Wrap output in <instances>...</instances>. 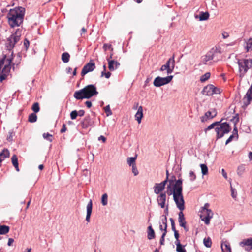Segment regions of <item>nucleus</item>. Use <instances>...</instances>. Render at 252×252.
<instances>
[{
    "label": "nucleus",
    "mask_w": 252,
    "mask_h": 252,
    "mask_svg": "<svg viewBox=\"0 0 252 252\" xmlns=\"http://www.w3.org/2000/svg\"><path fill=\"white\" fill-rule=\"evenodd\" d=\"M175 180V176H173L172 179L169 181V184L167 187L165 192L169 196L173 194V199L176 204L177 207L181 211L185 209V202L182 194V179H179L173 183Z\"/></svg>",
    "instance_id": "f257e3e1"
},
{
    "label": "nucleus",
    "mask_w": 252,
    "mask_h": 252,
    "mask_svg": "<svg viewBox=\"0 0 252 252\" xmlns=\"http://www.w3.org/2000/svg\"><path fill=\"white\" fill-rule=\"evenodd\" d=\"M25 9L17 7L9 10L7 14L8 23L12 28L19 26L23 22Z\"/></svg>",
    "instance_id": "f03ea898"
},
{
    "label": "nucleus",
    "mask_w": 252,
    "mask_h": 252,
    "mask_svg": "<svg viewBox=\"0 0 252 252\" xmlns=\"http://www.w3.org/2000/svg\"><path fill=\"white\" fill-rule=\"evenodd\" d=\"M98 94L96 90V87L94 85H88L83 89L75 91L74 93V97L78 100L84 98L89 99L94 95Z\"/></svg>",
    "instance_id": "7ed1b4c3"
},
{
    "label": "nucleus",
    "mask_w": 252,
    "mask_h": 252,
    "mask_svg": "<svg viewBox=\"0 0 252 252\" xmlns=\"http://www.w3.org/2000/svg\"><path fill=\"white\" fill-rule=\"evenodd\" d=\"M238 65V75L242 78L248 71L252 68V59H239L237 62Z\"/></svg>",
    "instance_id": "20e7f679"
},
{
    "label": "nucleus",
    "mask_w": 252,
    "mask_h": 252,
    "mask_svg": "<svg viewBox=\"0 0 252 252\" xmlns=\"http://www.w3.org/2000/svg\"><path fill=\"white\" fill-rule=\"evenodd\" d=\"M21 36V31L18 29L7 39L5 45L7 50L11 53V56H12L13 53L11 50L14 47L15 45L20 40Z\"/></svg>",
    "instance_id": "39448f33"
},
{
    "label": "nucleus",
    "mask_w": 252,
    "mask_h": 252,
    "mask_svg": "<svg viewBox=\"0 0 252 252\" xmlns=\"http://www.w3.org/2000/svg\"><path fill=\"white\" fill-rule=\"evenodd\" d=\"M223 119H221L215 128V131L217 133V139L222 138L224 134L229 133L231 130V128L229 124L226 122L221 123Z\"/></svg>",
    "instance_id": "423d86ee"
},
{
    "label": "nucleus",
    "mask_w": 252,
    "mask_h": 252,
    "mask_svg": "<svg viewBox=\"0 0 252 252\" xmlns=\"http://www.w3.org/2000/svg\"><path fill=\"white\" fill-rule=\"evenodd\" d=\"M12 58L7 57L6 55H4L3 58L0 60V73L6 74L8 75L11 69V63Z\"/></svg>",
    "instance_id": "0eeeda50"
},
{
    "label": "nucleus",
    "mask_w": 252,
    "mask_h": 252,
    "mask_svg": "<svg viewBox=\"0 0 252 252\" xmlns=\"http://www.w3.org/2000/svg\"><path fill=\"white\" fill-rule=\"evenodd\" d=\"M172 75L166 77H157L154 80L153 84L155 87H159L169 83L172 79Z\"/></svg>",
    "instance_id": "6e6552de"
},
{
    "label": "nucleus",
    "mask_w": 252,
    "mask_h": 252,
    "mask_svg": "<svg viewBox=\"0 0 252 252\" xmlns=\"http://www.w3.org/2000/svg\"><path fill=\"white\" fill-rule=\"evenodd\" d=\"M201 93L205 95L211 96L215 94H220V90L214 85L209 84L204 87Z\"/></svg>",
    "instance_id": "1a4fd4ad"
},
{
    "label": "nucleus",
    "mask_w": 252,
    "mask_h": 252,
    "mask_svg": "<svg viewBox=\"0 0 252 252\" xmlns=\"http://www.w3.org/2000/svg\"><path fill=\"white\" fill-rule=\"evenodd\" d=\"M200 218L204 223L208 225L210 224L211 219L213 218V213L211 210H206L205 211H201Z\"/></svg>",
    "instance_id": "9d476101"
},
{
    "label": "nucleus",
    "mask_w": 252,
    "mask_h": 252,
    "mask_svg": "<svg viewBox=\"0 0 252 252\" xmlns=\"http://www.w3.org/2000/svg\"><path fill=\"white\" fill-rule=\"evenodd\" d=\"M216 53H217L216 50L212 49L205 56L202 57L201 62L205 64H208L209 61L214 59Z\"/></svg>",
    "instance_id": "9b49d317"
},
{
    "label": "nucleus",
    "mask_w": 252,
    "mask_h": 252,
    "mask_svg": "<svg viewBox=\"0 0 252 252\" xmlns=\"http://www.w3.org/2000/svg\"><path fill=\"white\" fill-rule=\"evenodd\" d=\"M95 68L94 63L91 61L83 67L81 71V75L84 76L87 73L93 71Z\"/></svg>",
    "instance_id": "f8f14e48"
},
{
    "label": "nucleus",
    "mask_w": 252,
    "mask_h": 252,
    "mask_svg": "<svg viewBox=\"0 0 252 252\" xmlns=\"http://www.w3.org/2000/svg\"><path fill=\"white\" fill-rule=\"evenodd\" d=\"M239 245L244 248L246 251L252 250V238H248L243 240L239 243Z\"/></svg>",
    "instance_id": "ddd939ff"
},
{
    "label": "nucleus",
    "mask_w": 252,
    "mask_h": 252,
    "mask_svg": "<svg viewBox=\"0 0 252 252\" xmlns=\"http://www.w3.org/2000/svg\"><path fill=\"white\" fill-rule=\"evenodd\" d=\"M216 109H213L212 111H208L205 113V115L201 117V121L202 122L207 121V120L212 119L217 115Z\"/></svg>",
    "instance_id": "4468645a"
},
{
    "label": "nucleus",
    "mask_w": 252,
    "mask_h": 252,
    "mask_svg": "<svg viewBox=\"0 0 252 252\" xmlns=\"http://www.w3.org/2000/svg\"><path fill=\"white\" fill-rule=\"evenodd\" d=\"M157 202L158 205L160 206L161 208H164L165 207V202L166 201V192H161L157 197Z\"/></svg>",
    "instance_id": "2eb2a0df"
},
{
    "label": "nucleus",
    "mask_w": 252,
    "mask_h": 252,
    "mask_svg": "<svg viewBox=\"0 0 252 252\" xmlns=\"http://www.w3.org/2000/svg\"><path fill=\"white\" fill-rule=\"evenodd\" d=\"M165 65L168 67V74H171L175 67L174 55L170 58L166 63Z\"/></svg>",
    "instance_id": "dca6fc26"
},
{
    "label": "nucleus",
    "mask_w": 252,
    "mask_h": 252,
    "mask_svg": "<svg viewBox=\"0 0 252 252\" xmlns=\"http://www.w3.org/2000/svg\"><path fill=\"white\" fill-rule=\"evenodd\" d=\"M93 203L91 199L90 200L89 202L87 205V214L86 217V220L89 222L90 221V217L92 211Z\"/></svg>",
    "instance_id": "f3484780"
},
{
    "label": "nucleus",
    "mask_w": 252,
    "mask_h": 252,
    "mask_svg": "<svg viewBox=\"0 0 252 252\" xmlns=\"http://www.w3.org/2000/svg\"><path fill=\"white\" fill-rule=\"evenodd\" d=\"M167 217L166 216H162L161 219V222L160 223L159 229L161 231H163V233H167Z\"/></svg>",
    "instance_id": "a211bd4d"
},
{
    "label": "nucleus",
    "mask_w": 252,
    "mask_h": 252,
    "mask_svg": "<svg viewBox=\"0 0 252 252\" xmlns=\"http://www.w3.org/2000/svg\"><path fill=\"white\" fill-rule=\"evenodd\" d=\"M108 62V68L110 71H113L116 69L120 65V63L116 61L110 60L109 59H107Z\"/></svg>",
    "instance_id": "6ab92c4d"
},
{
    "label": "nucleus",
    "mask_w": 252,
    "mask_h": 252,
    "mask_svg": "<svg viewBox=\"0 0 252 252\" xmlns=\"http://www.w3.org/2000/svg\"><path fill=\"white\" fill-rule=\"evenodd\" d=\"M154 191L156 194L161 193L162 191L165 189L162 184L160 183H156L153 187Z\"/></svg>",
    "instance_id": "aec40b11"
},
{
    "label": "nucleus",
    "mask_w": 252,
    "mask_h": 252,
    "mask_svg": "<svg viewBox=\"0 0 252 252\" xmlns=\"http://www.w3.org/2000/svg\"><path fill=\"white\" fill-rule=\"evenodd\" d=\"M143 116V108L141 106H140L138 107L137 112H136L135 115V119L136 120H137L138 124L141 123V119Z\"/></svg>",
    "instance_id": "412c9836"
},
{
    "label": "nucleus",
    "mask_w": 252,
    "mask_h": 252,
    "mask_svg": "<svg viewBox=\"0 0 252 252\" xmlns=\"http://www.w3.org/2000/svg\"><path fill=\"white\" fill-rule=\"evenodd\" d=\"M178 221L179 223V225L181 227H184L185 224H186V222L185 220V218L184 217V215L183 213V211H181L178 214Z\"/></svg>",
    "instance_id": "4be33fe9"
},
{
    "label": "nucleus",
    "mask_w": 252,
    "mask_h": 252,
    "mask_svg": "<svg viewBox=\"0 0 252 252\" xmlns=\"http://www.w3.org/2000/svg\"><path fill=\"white\" fill-rule=\"evenodd\" d=\"M91 120L89 116H87L85 117L84 120L81 123L83 128H87L91 125Z\"/></svg>",
    "instance_id": "5701e85b"
},
{
    "label": "nucleus",
    "mask_w": 252,
    "mask_h": 252,
    "mask_svg": "<svg viewBox=\"0 0 252 252\" xmlns=\"http://www.w3.org/2000/svg\"><path fill=\"white\" fill-rule=\"evenodd\" d=\"M175 243L176 245V251L178 252H186L184 248L185 246H183L180 242L179 239H176Z\"/></svg>",
    "instance_id": "b1692460"
},
{
    "label": "nucleus",
    "mask_w": 252,
    "mask_h": 252,
    "mask_svg": "<svg viewBox=\"0 0 252 252\" xmlns=\"http://www.w3.org/2000/svg\"><path fill=\"white\" fill-rule=\"evenodd\" d=\"M11 162L13 164V165L15 168V169L17 171H19V164H18V158L16 155H13L11 157Z\"/></svg>",
    "instance_id": "393cba45"
},
{
    "label": "nucleus",
    "mask_w": 252,
    "mask_h": 252,
    "mask_svg": "<svg viewBox=\"0 0 252 252\" xmlns=\"http://www.w3.org/2000/svg\"><path fill=\"white\" fill-rule=\"evenodd\" d=\"M148 239L149 240L153 239L155 237V233L154 229L152 228V225H150L148 227Z\"/></svg>",
    "instance_id": "a878e982"
},
{
    "label": "nucleus",
    "mask_w": 252,
    "mask_h": 252,
    "mask_svg": "<svg viewBox=\"0 0 252 252\" xmlns=\"http://www.w3.org/2000/svg\"><path fill=\"white\" fill-rule=\"evenodd\" d=\"M231 120H233L235 123V127L234 128L232 134H234V135H235V137H236L237 138L238 137V130L235 125L239 121V117L238 116H233V119H231Z\"/></svg>",
    "instance_id": "bb28decb"
},
{
    "label": "nucleus",
    "mask_w": 252,
    "mask_h": 252,
    "mask_svg": "<svg viewBox=\"0 0 252 252\" xmlns=\"http://www.w3.org/2000/svg\"><path fill=\"white\" fill-rule=\"evenodd\" d=\"M221 249L223 252H231L230 246L226 242L221 244Z\"/></svg>",
    "instance_id": "cd10ccee"
},
{
    "label": "nucleus",
    "mask_w": 252,
    "mask_h": 252,
    "mask_svg": "<svg viewBox=\"0 0 252 252\" xmlns=\"http://www.w3.org/2000/svg\"><path fill=\"white\" fill-rule=\"evenodd\" d=\"M9 227L6 225H0V235H5L9 231Z\"/></svg>",
    "instance_id": "c85d7f7f"
},
{
    "label": "nucleus",
    "mask_w": 252,
    "mask_h": 252,
    "mask_svg": "<svg viewBox=\"0 0 252 252\" xmlns=\"http://www.w3.org/2000/svg\"><path fill=\"white\" fill-rule=\"evenodd\" d=\"M245 49L247 52L252 51V38H251L246 41Z\"/></svg>",
    "instance_id": "c756f323"
},
{
    "label": "nucleus",
    "mask_w": 252,
    "mask_h": 252,
    "mask_svg": "<svg viewBox=\"0 0 252 252\" xmlns=\"http://www.w3.org/2000/svg\"><path fill=\"white\" fill-rule=\"evenodd\" d=\"M70 55L67 52H64L62 55V60L63 63H67L69 62Z\"/></svg>",
    "instance_id": "7c9ffc66"
},
{
    "label": "nucleus",
    "mask_w": 252,
    "mask_h": 252,
    "mask_svg": "<svg viewBox=\"0 0 252 252\" xmlns=\"http://www.w3.org/2000/svg\"><path fill=\"white\" fill-rule=\"evenodd\" d=\"M101 203L104 206H106L108 204V195L106 193H104L101 199Z\"/></svg>",
    "instance_id": "2f4dec72"
},
{
    "label": "nucleus",
    "mask_w": 252,
    "mask_h": 252,
    "mask_svg": "<svg viewBox=\"0 0 252 252\" xmlns=\"http://www.w3.org/2000/svg\"><path fill=\"white\" fill-rule=\"evenodd\" d=\"M136 158H137V156H136L135 157H128L127 158V164L129 165V166H132L133 165L136 164L135 160L136 159Z\"/></svg>",
    "instance_id": "473e14b6"
},
{
    "label": "nucleus",
    "mask_w": 252,
    "mask_h": 252,
    "mask_svg": "<svg viewBox=\"0 0 252 252\" xmlns=\"http://www.w3.org/2000/svg\"><path fill=\"white\" fill-rule=\"evenodd\" d=\"M209 14L208 12H201L199 15V20L200 21L206 20L209 18Z\"/></svg>",
    "instance_id": "72a5a7b5"
},
{
    "label": "nucleus",
    "mask_w": 252,
    "mask_h": 252,
    "mask_svg": "<svg viewBox=\"0 0 252 252\" xmlns=\"http://www.w3.org/2000/svg\"><path fill=\"white\" fill-rule=\"evenodd\" d=\"M201 169V173L203 175H207L208 173V169L207 165L205 164L200 165Z\"/></svg>",
    "instance_id": "f704fd0d"
},
{
    "label": "nucleus",
    "mask_w": 252,
    "mask_h": 252,
    "mask_svg": "<svg viewBox=\"0 0 252 252\" xmlns=\"http://www.w3.org/2000/svg\"><path fill=\"white\" fill-rule=\"evenodd\" d=\"M28 121L31 123L35 122L37 121V115L34 113L31 114L29 116Z\"/></svg>",
    "instance_id": "c9c22d12"
},
{
    "label": "nucleus",
    "mask_w": 252,
    "mask_h": 252,
    "mask_svg": "<svg viewBox=\"0 0 252 252\" xmlns=\"http://www.w3.org/2000/svg\"><path fill=\"white\" fill-rule=\"evenodd\" d=\"M204 245L207 248H210L212 245V242L210 238H205L203 240Z\"/></svg>",
    "instance_id": "e433bc0d"
},
{
    "label": "nucleus",
    "mask_w": 252,
    "mask_h": 252,
    "mask_svg": "<svg viewBox=\"0 0 252 252\" xmlns=\"http://www.w3.org/2000/svg\"><path fill=\"white\" fill-rule=\"evenodd\" d=\"M220 122H215L210 125H209L206 129H205L204 131L205 132H207V131L210 130L214 128H216L218 124H219Z\"/></svg>",
    "instance_id": "4c0bfd02"
},
{
    "label": "nucleus",
    "mask_w": 252,
    "mask_h": 252,
    "mask_svg": "<svg viewBox=\"0 0 252 252\" xmlns=\"http://www.w3.org/2000/svg\"><path fill=\"white\" fill-rule=\"evenodd\" d=\"M210 73L209 72H207L200 77V80L201 82H204L210 78Z\"/></svg>",
    "instance_id": "58836bf2"
},
{
    "label": "nucleus",
    "mask_w": 252,
    "mask_h": 252,
    "mask_svg": "<svg viewBox=\"0 0 252 252\" xmlns=\"http://www.w3.org/2000/svg\"><path fill=\"white\" fill-rule=\"evenodd\" d=\"M32 109L35 113L38 112L40 110L39 105L38 103H37V102L34 103L32 105Z\"/></svg>",
    "instance_id": "ea45409f"
},
{
    "label": "nucleus",
    "mask_w": 252,
    "mask_h": 252,
    "mask_svg": "<svg viewBox=\"0 0 252 252\" xmlns=\"http://www.w3.org/2000/svg\"><path fill=\"white\" fill-rule=\"evenodd\" d=\"M231 196L233 197V198L236 199L237 195V191L235 189L233 188L232 186H231Z\"/></svg>",
    "instance_id": "a19ab883"
},
{
    "label": "nucleus",
    "mask_w": 252,
    "mask_h": 252,
    "mask_svg": "<svg viewBox=\"0 0 252 252\" xmlns=\"http://www.w3.org/2000/svg\"><path fill=\"white\" fill-rule=\"evenodd\" d=\"M43 137L44 138L48 140V141L51 142L52 141V139L51 138L52 137V135L48 133H44L43 134Z\"/></svg>",
    "instance_id": "79ce46f5"
},
{
    "label": "nucleus",
    "mask_w": 252,
    "mask_h": 252,
    "mask_svg": "<svg viewBox=\"0 0 252 252\" xmlns=\"http://www.w3.org/2000/svg\"><path fill=\"white\" fill-rule=\"evenodd\" d=\"M104 110L105 112L106 113L107 116H109L112 114V111L110 109V106L109 105L104 107Z\"/></svg>",
    "instance_id": "37998d69"
},
{
    "label": "nucleus",
    "mask_w": 252,
    "mask_h": 252,
    "mask_svg": "<svg viewBox=\"0 0 252 252\" xmlns=\"http://www.w3.org/2000/svg\"><path fill=\"white\" fill-rule=\"evenodd\" d=\"M78 112L76 110L72 111L70 113V118L72 120H74L78 116Z\"/></svg>",
    "instance_id": "c03bdc74"
},
{
    "label": "nucleus",
    "mask_w": 252,
    "mask_h": 252,
    "mask_svg": "<svg viewBox=\"0 0 252 252\" xmlns=\"http://www.w3.org/2000/svg\"><path fill=\"white\" fill-rule=\"evenodd\" d=\"M189 178L191 181H194L196 178V176L193 171H190L189 172Z\"/></svg>",
    "instance_id": "a18cd8bd"
},
{
    "label": "nucleus",
    "mask_w": 252,
    "mask_h": 252,
    "mask_svg": "<svg viewBox=\"0 0 252 252\" xmlns=\"http://www.w3.org/2000/svg\"><path fill=\"white\" fill-rule=\"evenodd\" d=\"M132 171L134 176H136L138 174L139 172L137 169L136 164L132 166Z\"/></svg>",
    "instance_id": "49530a36"
},
{
    "label": "nucleus",
    "mask_w": 252,
    "mask_h": 252,
    "mask_svg": "<svg viewBox=\"0 0 252 252\" xmlns=\"http://www.w3.org/2000/svg\"><path fill=\"white\" fill-rule=\"evenodd\" d=\"M111 73L110 72H107L106 73H105V72L104 71H102L101 72V77L103 76H105V77L106 78H110V76H111Z\"/></svg>",
    "instance_id": "de8ad7c7"
},
{
    "label": "nucleus",
    "mask_w": 252,
    "mask_h": 252,
    "mask_svg": "<svg viewBox=\"0 0 252 252\" xmlns=\"http://www.w3.org/2000/svg\"><path fill=\"white\" fill-rule=\"evenodd\" d=\"M235 136L234 135V134H232L231 135H230L229 136V137L228 138V139L226 141L225 144L227 145L229 143L231 142L232 141V140L233 139V138L235 137Z\"/></svg>",
    "instance_id": "09e8293b"
},
{
    "label": "nucleus",
    "mask_w": 252,
    "mask_h": 252,
    "mask_svg": "<svg viewBox=\"0 0 252 252\" xmlns=\"http://www.w3.org/2000/svg\"><path fill=\"white\" fill-rule=\"evenodd\" d=\"M166 234H165V233H163L161 237L160 240V245H162L164 244V237H165Z\"/></svg>",
    "instance_id": "8fccbe9b"
},
{
    "label": "nucleus",
    "mask_w": 252,
    "mask_h": 252,
    "mask_svg": "<svg viewBox=\"0 0 252 252\" xmlns=\"http://www.w3.org/2000/svg\"><path fill=\"white\" fill-rule=\"evenodd\" d=\"M7 75H6V74H3L1 73V74L0 75V81L2 82L4 80H5Z\"/></svg>",
    "instance_id": "3c124183"
},
{
    "label": "nucleus",
    "mask_w": 252,
    "mask_h": 252,
    "mask_svg": "<svg viewBox=\"0 0 252 252\" xmlns=\"http://www.w3.org/2000/svg\"><path fill=\"white\" fill-rule=\"evenodd\" d=\"M209 207V204L206 203L204 204V206L201 208V211H205L206 210H210L208 208Z\"/></svg>",
    "instance_id": "603ef678"
},
{
    "label": "nucleus",
    "mask_w": 252,
    "mask_h": 252,
    "mask_svg": "<svg viewBox=\"0 0 252 252\" xmlns=\"http://www.w3.org/2000/svg\"><path fill=\"white\" fill-rule=\"evenodd\" d=\"M165 70H166L167 74H168V67L165 65H162L161 67L160 68V71H164Z\"/></svg>",
    "instance_id": "864d4df0"
},
{
    "label": "nucleus",
    "mask_w": 252,
    "mask_h": 252,
    "mask_svg": "<svg viewBox=\"0 0 252 252\" xmlns=\"http://www.w3.org/2000/svg\"><path fill=\"white\" fill-rule=\"evenodd\" d=\"M24 46L25 47L26 49H27L29 46L30 43L29 41L27 39H25L24 42Z\"/></svg>",
    "instance_id": "5fc2aeb1"
},
{
    "label": "nucleus",
    "mask_w": 252,
    "mask_h": 252,
    "mask_svg": "<svg viewBox=\"0 0 252 252\" xmlns=\"http://www.w3.org/2000/svg\"><path fill=\"white\" fill-rule=\"evenodd\" d=\"M222 37L224 39L227 38L229 37V34L226 32H223L222 33Z\"/></svg>",
    "instance_id": "6e6d98bb"
},
{
    "label": "nucleus",
    "mask_w": 252,
    "mask_h": 252,
    "mask_svg": "<svg viewBox=\"0 0 252 252\" xmlns=\"http://www.w3.org/2000/svg\"><path fill=\"white\" fill-rule=\"evenodd\" d=\"M170 179H167L166 178L165 180H164L163 181H162V182H161L160 183L161 184H162V186L164 187V188L165 187V185L166 184H167V183L168 182H169V181H170Z\"/></svg>",
    "instance_id": "4d7b16f0"
},
{
    "label": "nucleus",
    "mask_w": 252,
    "mask_h": 252,
    "mask_svg": "<svg viewBox=\"0 0 252 252\" xmlns=\"http://www.w3.org/2000/svg\"><path fill=\"white\" fill-rule=\"evenodd\" d=\"M66 130V126L65 124H63V127L60 130L61 133H63Z\"/></svg>",
    "instance_id": "13d9d810"
},
{
    "label": "nucleus",
    "mask_w": 252,
    "mask_h": 252,
    "mask_svg": "<svg viewBox=\"0 0 252 252\" xmlns=\"http://www.w3.org/2000/svg\"><path fill=\"white\" fill-rule=\"evenodd\" d=\"M221 173L223 177L226 179L227 178V173L224 169H222Z\"/></svg>",
    "instance_id": "bf43d9fd"
},
{
    "label": "nucleus",
    "mask_w": 252,
    "mask_h": 252,
    "mask_svg": "<svg viewBox=\"0 0 252 252\" xmlns=\"http://www.w3.org/2000/svg\"><path fill=\"white\" fill-rule=\"evenodd\" d=\"M85 104L88 108H91L92 107V102L90 101H87L85 102Z\"/></svg>",
    "instance_id": "052dcab7"
},
{
    "label": "nucleus",
    "mask_w": 252,
    "mask_h": 252,
    "mask_svg": "<svg viewBox=\"0 0 252 252\" xmlns=\"http://www.w3.org/2000/svg\"><path fill=\"white\" fill-rule=\"evenodd\" d=\"M78 112V115L79 116H83L84 114H85V112L83 110H80L79 111H77Z\"/></svg>",
    "instance_id": "680f3d73"
},
{
    "label": "nucleus",
    "mask_w": 252,
    "mask_h": 252,
    "mask_svg": "<svg viewBox=\"0 0 252 252\" xmlns=\"http://www.w3.org/2000/svg\"><path fill=\"white\" fill-rule=\"evenodd\" d=\"M111 48V45H107L106 44H104V45H103V49H104V50H107L108 49H109Z\"/></svg>",
    "instance_id": "e2e57ef3"
},
{
    "label": "nucleus",
    "mask_w": 252,
    "mask_h": 252,
    "mask_svg": "<svg viewBox=\"0 0 252 252\" xmlns=\"http://www.w3.org/2000/svg\"><path fill=\"white\" fill-rule=\"evenodd\" d=\"M13 242H14V239L13 238H9L8 243H7L8 246H11L12 245V244L13 243Z\"/></svg>",
    "instance_id": "0e129e2a"
},
{
    "label": "nucleus",
    "mask_w": 252,
    "mask_h": 252,
    "mask_svg": "<svg viewBox=\"0 0 252 252\" xmlns=\"http://www.w3.org/2000/svg\"><path fill=\"white\" fill-rule=\"evenodd\" d=\"M98 140H102L103 142H105L106 139V138L102 135H101L100 137H98Z\"/></svg>",
    "instance_id": "69168bd1"
},
{
    "label": "nucleus",
    "mask_w": 252,
    "mask_h": 252,
    "mask_svg": "<svg viewBox=\"0 0 252 252\" xmlns=\"http://www.w3.org/2000/svg\"><path fill=\"white\" fill-rule=\"evenodd\" d=\"M174 237L176 239H179V234L177 231H175L174 232Z\"/></svg>",
    "instance_id": "338daca9"
},
{
    "label": "nucleus",
    "mask_w": 252,
    "mask_h": 252,
    "mask_svg": "<svg viewBox=\"0 0 252 252\" xmlns=\"http://www.w3.org/2000/svg\"><path fill=\"white\" fill-rule=\"evenodd\" d=\"M81 35H82L83 33H85L87 30L86 29L84 28V27H83L82 29H81Z\"/></svg>",
    "instance_id": "774afa93"
}]
</instances>
